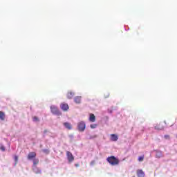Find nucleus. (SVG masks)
Instances as JSON below:
<instances>
[{
  "label": "nucleus",
  "mask_w": 177,
  "mask_h": 177,
  "mask_svg": "<svg viewBox=\"0 0 177 177\" xmlns=\"http://www.w3.org/2000/svg\"><path fill=\"white\" fill-rule=\"evenodd\" d=\"M60 108L62 109V110H63V111H67V110L70 109V107L68 106V104L66 103L61 104Z\"/></svg>",
  "instance_id": "6"
},
{
  "label": "nucleus",
  "mask_w": 177,
  "mask_h": 177,
  "mask_svg": "<svg viewBox=\"0 0 177 177\" xmlns=\"http://www.w3.org/2000/svg\"><path fill=\"white\" fill-rule=\"evenodd\" d=\"M75 93L73 92L69 91L67 93V97L68 99H73L74 97Z\"/></svg>",
  "instance_id": "12"
},
{
  "label": "nucleus",
  "mask_w": 177,
  "mask_h": 177,
  "mask_svg": "<svg viewBox=\"0 0 177 177\" xmlns=\"http://www.w3.org/2000/svg\"><path fill=\"white\" fill-rule=\"evenodd\" d=\"M165 139L169 140V139H170L169 135H165Z\"/></svg>",
  "instance_id": "24"
},
{
  "label": "nucleus",
  "mask_w": 177,
  "mask_h": 177,
  "mask_svg": "<svg viewBox=\"0 0 177 177\" xmlns=\"http://www.w3.org/2000/svg\"><path fill=\"white\" fill-rule=\"evenodd\" d=\"M106 97H109V95L106 96Z\"/></svg>",
  "instance_id": "26"
},
{
  "label": "nucleus",
  "mask_w": 177,
  "mask_h": 177,
  "mask_svg": "<svg viewBox=\"0 0 177 177\" xmlns=\"http://www.w3.org/2000/svg\"><path fill=\"white\" fill-rule=\"evenodd\" d=\"M51 113H53L55 115H62L60 111L57 109V106H50Z\"/></svg>",
  "instance_id": "3"
},
{
  "label": "nucleus",
  "mask_w": 177,
  "mask_h": 177,
  "mask_svg": "<svg viewBox=\"0 0 177 177\" xmlns=\"http://www.w3.org/2000/svg\"><path fill=\"white\" fill-rule=\"evenodd\" d=\"M66 156L68 161H69V162H73V161H74V156H73V153H71V152L66 151Z\"/></svg>",
  "instance_id": "4"
},
{
  "label": "nucleus",
  "mask_w": 177,
  "mask_h": 177,
  "mask_svg": "<svg viewBox=\"0 0 177 177\" xmlns=\"http://www.w3.org/2000/svg\"><path fill=\"white\" fill-rule=\"evenodd\" d=\"M37 164H39V160L34 159L33 160V167H37Z\"/></svg>",
  "instance_id": "17"
},
{
  "label": "nucleus",
  "mask_w": 177,
  "mask_h": 177,
  "mask_svg": "<svg viewBox=\"0 0 177 177\" xmlns=\"http://www.w3.org/2000/svg\"><path fill=\"white\" fill-rule=\"evenodd\" d=\"M106 161L109 162V163L111 165H118L120 164V160L118 158H115V156H110L106 158Z\"/></svg>",
  "instance_id": "1"
},
{
  "label": "nucleus",
  "mask_w": 177,
  "mask_h": 177,
  "mask_svg": "<svg viewBox=\"0 0 177 177\" xmlns=\"http://www.w3.org/2000/svg\"><path fill=\"white\" fill-rule=\"evenodd\" d=\"M37 157V153L35 152H30L28 154V160H32V158H35Z\"/></svg>",
  "instance_id": "7"
},
{
  "label": "nucleus",
  "mask_w": 177,
  "mask_h": 177,
  "mask_svg": "<svg viewBox=\"0 0 177 177\" xmlns=\"http://www.w3.org/2000/svg\"><path fill=\"white\" fill-rule=\"evenodd\" d=\"M32 120H33V121H34L35 122H38V121H39V119L38 117H37V116H34V117L32 118Z\"/></svg>",
  "instance_id": "18"
},
{
  "label": "nucleus",
  "mask_w": 177,
  "mask_h": 177,
  "mask_svg": "<svg viewBox=\"0 0 177 177\" xmlns=\"http://www.w3.org/2000/svg\"><path fill=\"white\" fill-rule=\"evenodd\" d=\"M75 167H80V164H78V163H77V164H75Z\"/></svg>",
  "instance_id": "25"
},
{
  "label": "nucleus",
  "mask_w": 177,
  "mask_h": 177,
  "mask_svg": "<svg viewBox=\"0 0 177 177\" xmlns=\"http://www.w3.org/2000/svg\"><path fill=\"white\" fill-rule=\"evenodd\" d=\"M32 170L35 172V174H39L42 173L41 171V169H39V168H38L37 166H32Z\"/></svg>",
  "instance_id": "9"
},
{
  "label": "nucleus",
  "mask_w": 177,
  "mask_h": 177,
  "mask_svg": "<svg viewBox=\"0 0 177 177\" xmlns=\"http://www.w3.org/2000/svg\"><path fill=\"white\" fill-rule=\"evenodd\" d=\"M155 129L157 131H162V129H164V127L161 124H157L155 126Z\"/></svg>",
  "instance_id": "14"
},
{
  "label": "nucleus",
  "mask_w": 177,
  "mask_h": 177,
  "mask_svg": "<svg viewBox=\"0 0 177 177\" xmlns=\"http://www.w3.org/2000/svg\"><path fill=\"white\" fill-rule=\"evenodd\" d=\"M85 128H86V124H85V122L81 121L77 123V129L80 132H84V131H85Z\"/></svg>",
  "instance_id": "2"
},
{
  "label": "nucleus",
  "mask_w": 177,
  "mask_h": 177,
  "mask_svg": "<svg viewBox=\"0 0 177 177\" xmlns=\"http://www.w3.org/2000/svg\"><path fill=\"white\" fill-rule=\"evenodd\" d=\"M64 127L68 129V131H71V129H73V126L71 125V124L68 122H65L63 123Z\"/></svg>",
  "instance_id": "5"
},
{
  "label": "nucleus",
  "mask_w": 177,
  "mask_h": 177,
  "mask_svg": "<svg viewBox=\"0 0 177 177\" xmlns=\"http://www.w3.org/2000/svg\"><path fill=\"white\" fill-rule=\"evenodd\" d=\"M0 150H1V151H5V150H6V149L5 148V147L3 145H1Z\"/></svg>",
  "instance_id": "22"
},
{
  "label": "nucleus",
  "mask_w": 177,
  "mask_h": 177,
  "mask_svg": "<svg viewBox=\"0 0 177 177\" xmlns=\"http://www.w3.org/2000/svg\"><path fill=\"white\" fill-rule=\"evenodd\" d=\"M75 102H76L77 104H80L81 103V96H77L74 98Z\"/></svg>",
  "instance_id": "16"
},
{
  "label": "nucleus",
  "mask_w": 177,
  "mask_h": 177,
  "mask_svg": "<svg viewBox=\"0 0 177 177\" xmlns=\"http://www.w3.org/2000/svg\"><path fill=\"white\" fill-rule=\"evenodd\" d=\"M89 121L91 122H95V121H96V117L93 113L90 114Z\"/></svg>",
  "instance_id": "11"
},
{
  "label": "nucleus",
  "mask_w": 177,
  "mask_h": 177,
  "mask_svg": "<svg viewBox=\"0 0 177 177\" xmlns=\"http://www.w3.org/2000/svg\"><path fill=\"white\" fill-rule=\"evenodd\" d=\"M137 176L138 177H145V171L142 169L137 170Z\"/></svg>",
  "instance_id": "10"
},
{
  "label": "nucleus",
  "mask_w": 177,
  "mask_h": 177,
  "mask_svg": "<svg viewBox=\"0 0 177 177\" xmlns=\"http://www.w3.org/2000/svg\"><path fill=\"white\" fill-rule=\"evenodd\" d=\"M14 160H15V162H17V161L19 160V157L17 156H15L14 158Z\"/></svg>",
  "instance_id": "23"
},
{
  "label": "nucleus",
  "mask_w": 177,
  "mask_h": 177,
  "mask_svg": "<svg viewBox=\"0 0 177 177\" xmlns=\"http://www.w3.org/2000/svg\"><path fill=\"white\" fill-rule=\"evenodd\" d=\"M145 160V155H143V156H140L139 158H138V161H140V162H142V161H143Z\"/></svg>",
  "instance_id": "19"
},
{
  "label": "nucleus",
  "mask_w": 177,
  "mask_h": 177,
  "mask_svg": "<svg viewBox=\"0 0 177 177\" xmlns=\"http://www.w3.org/2000/svg\"><path fill=\"white\" fill-rule=\"evenodd\" d=\"M156 157V158H161V157H164V155H162V151H157Z\"/></svg>",
  "instance_id": "15"
},
{
  "label": "nucleus",
  "mask_w": 177,
  "mask_h": 177,
  "mask_svg": "<svg viewBox=\"0 0 177 177\" xmlns=\"http://www.w3.org/2000/svg\"><path fill=\"white\" fill-rule=\"evenodd\" d=\"M42 151L43 153H45V154H49L50 153L49 149H43Z\"/></svg>",
  "instance_id": "21"
},
{
  "label": "nucleus",
  "mask_w": 177,
  "mask_h": 177,
  "mask_svg": "<svg viewBox=\"0 0 177 177\" xmlns=\"http://www.w3.org/2000/svg\"><path fill=\"white\" fill-rule=\"evenodd\" d=\"M110 140H111V142H117L118 140V136L115 134H111Z\"/></svg>",
  "instance_id": "8"
},
{
  "label": "nucleus",
  "mask_w": 177,
  "mask_h": 177,
  "mask_svg": "<svg viewBox=\"0 0 177 177\" xmlns=\"http://www.w3.org/2000/svg\"><path fill=\"white\" fill-rule=\"evenodd\" d=\"M91 128L92 129H95V128H96L97 127V124H91Z\"/></svg>",
  "instance_id": "20"
},
{
  "label": "nucleus",
  "mask_w": 177,
  "mask_h": 177,
  "mask_svg": "<svg viewBox=\"0 0 177 177\" xmlns=\"http://www.w3.org/2000/svg\"><path fill=\"white\" fill-rule=\"evenodd\" d=\"M6 115L5 113L3 111H0V120L1 121H5Z\"/></svg>",
  "instance_id": "13"
}]
</instances>
